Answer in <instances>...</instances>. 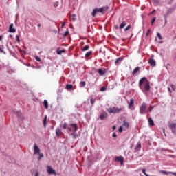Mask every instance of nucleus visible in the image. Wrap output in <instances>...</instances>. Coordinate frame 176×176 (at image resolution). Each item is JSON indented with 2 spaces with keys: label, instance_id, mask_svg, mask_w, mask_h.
Segmentation results:
<instances>
[{
  "label": "nucleus",
  "instance_id": "f257e3e1",
  "mask_svg": "<svg viewBox=\"0 0 176 176\" xmlns=\"http://www.w3.org/2000/svg\"><path fill=\"white\" fill-rule=\"evenodd\" d=\"M144 83V90L146 91H149L151 90V85H149V80L146 77L142 78L139 81V86L141 87Z\"/></svg>",
  "mask_w": 176,
  "mask_h": 176
},
{
  "label": "nucleus",
  "instance_id": "f03ea898",
  "mask_svg": "<svg viewBox=\"0 0 176 176\" xmlns=\"http://www.w3.org/2000/svg\"><path fill=\"white\" fill-rule=\"evenodd\" d=\"M123 108H119V107H109V109H107V112L109 113H120V112H122V111H123Z\"/></svg>",
  "mask_w": 176,
  "mask_h": 176
},
{
  "label": "nucleus",
  "instance_id": "7ed1b4c3",
  "mask_svg": "<svg viewBox=\"0 0 176 176\" xmlns=\"http://www.w3.org/2000/svg\"><path fill=\"white\" fill-rule=\"evenodd\" d=\"M148 108V106L146 105V103L143 102L142 105L140 107V115H145L146 113V109Z\"/></svg>",
  "mask_w": 176,
  "mask_h": 176
},
{
  "label": "nucleus",
  "instance_id": "20e7f679",
  "mask_svg": "<svg viewBox=\"0 0 176 176\" xmlns=\"http://www.w3.org/2000/svg\"><path fill=\"white\" fill-rule=\"evenodd\" d=\"M34 155H38V153H41V149H39V147H38V145H36V144L34 145Z\"/></svg>",
  "mask_w": 176,
  "mask_h": 176
},
{
  "label": "nucleus",
  "instance_id": "39448f33",
  "mask_svg": "<svg viewBox=\"0 0 176 176\" xmlns=\"http://www.w3.org/2000/svg\"><path fill=\"white\" fill-rule=\"evenodd\" d=\"M47 171L48 174H54V175H56V170H54L53 169V168H52L50 166H47Z\"/></svg>",
  "mask_w": 176,
  "mask_h": 176
},
{
  "label": "nucleus",
  "instance_id": "423d86ee",
  "mask_svg": "<svg viewBox=\"0 0 176 176\" xmlns=\"http://www.w3.org/2000/svg\"><path fill=\"white\" fill-rule=\"evenodd\" d=\"M148 64L151 66V67H155L156 66V61H155V59L150 58L148 59Z\"/></svg>",
  "mask_w": 176,
  "mask_h": 176
},
{
  "label": "nucleus",
  "instance_id": "0eeeda50",
  "mask_svg": "<svg viewBox=\"0 0 176 176\" xmlns=\"http://www.w3.org/2000/svg\"><path fill=\"white\" fill-rule=\"evenodd\" d=\"M160 173L161 174H164L165 175H168V174H172V175L176 176V173L175 172H167L166 170H160Z\"/></svg>",
  "mask_w": 176,
  "mask_h": 176
},
{
  "label": "nucleus",
  "instance_id": "6e6552de",
  "mask_svg": "<svg viewBox=\"0 0 176 176\" xmlns=\"http://www.w3.org/2000/svg\"><path fill=\"white\" fill-rule=\"evenodd\" d=\"M116 162H120V164H123V162H124V158L122 156L117 157L116 158Z\"/></svg>",
  "mask_w": 176,
  "mask_h": 176
},
{
  "label": "nucleus",
  "instance_id": "1a4fd4ad",
  "mask_svg": "<svg viewBox=\"0 0 176 176\" xmlns=\"http://www.w3.org/2000/svg\"><path fill=\"white\" fill-rule=\"evenodd\" d=\"M63 134V131H61V129H60L59 128L56 129V137H60V135H62Z\"/></svg>",
  "mask_w": 176,
  "mask_h": 176
},
{
  "label": "nucleus",
  "instance_id": "9d476101",
  "mask_svg": "<svg viewBox=\"0 0 176 176\" xmlns=\"http://www.w3.org/2000/svg\"><path fill=\"white\" fill-rule=\"evenodd\" d=\"M9 32H16V29L13 28V23H11L9 27Z\"/></svg>",
  "mask_w": 176,
  "mask_h": 176
},
{
  "label": "nucleus",
  "instance_id": "9b49d317",
  "mask_svg": "<svg viewBox=\"0 0 176 176\" xmlns=\"http://www.w3.org/2000/svg\"><path fill=\"white\" fill-rule=\"evenodd\" d=\"M98 72L100 75V76H103V75H105V69H99L98 70Z\"/></svg>",
  "mask_w": 176,
  "mask_h": 176
},
{
  "label": "nucleus",
  "instance_id": "f8f14e48",
  "mask_svg": "<svg viewBox=\"0 0 176 176\" xmlns=\"http://www.w3.org/2000/svg\"><path fill=\"white\" fill-rule=\"evenodd\" d=\"M133 107H134V99L131 98V99H130V102L129 104V108L131 109V108H133Z\"/></svg>",
  "mask_w": 176,
  "mask_h": 176
},
{
  "label": "nucleus",
  "instance_id": "ddd939ff",
  "mask_svg": "<svg viewBox=\"0 0 176 176\" xmlns=\"http://www.w3.org/2000/svg\"><path fill=\"white\" fill-rule=\"evenodd\" d=\"M169 127H170V130H172V131H173V134H174V130H175V127H176V124H174V123H172V124H170V125H169Z\"/></svg>",
  "mask_w": 176,
  "mask_h": 176
},
{
  "label": "nucleus",
  "instance_id": "4468645a",
  "mask_svg": "<svg viewBox=\"0 0 176 176\" xmlns=\"http://www.w3.org/2000/svg\"><path fill=\"white\" fill-rule=\"evenodd\" d=\"M121 61H123V58H122V57L118 58L116 60V61H115L116 65H118V64H119L120 63H121Z\"/></svg>",
  "mask_w": 176,
  "mask_h": 176
},
{
  "label": "nucleus",
  "instance_id": "2eb2a0df",
  "mask_svg": "<svg viewBox=\"0 0 176 176\" xmlns=\"http://www.w3.org/2000/svg\"><path fill=\"white\" fill-rule=\"evenodd\" d=\"M90 49V46L89 45H85L83 47L81 48L82 52H86Z\"/></svg>",
  "mask_w": 176,
  "mask_h": 176
},
{
  "label": "nucleus",
  "instance_id": "dca6fc26",
  "mask_svg": "<svg viewBox=\"0 0 176 176\" xmlns=\"http://www.w3.org/2000/svg\"><path fill=\"white\" fill-rule=\"evenodd\" d=\"M126 25H127V23H126V21H123L122 22V23L120 25V30H122V28H124V27H126Z\"/></svg>",
  "mask_w": 176,
  "mask_h": 176
},
{
  "label": "nucleus",
  "instance_id": "f3484780",
  "mask_svg": "<svg viewBox=\"0 0 176 176\" xmlns=\"http://www.w3.org/2000/svg\"><path fill=\"white\" fill-rule=\"evenodd\" d=\"M107 116H108V114H107V113L101 114L100 116V120H104L107 118Z\"/></svg>",
  "mask_w": 176,
  "mask_h": 176
},
{
  "label": "nucleus",
  "instance_id": "a211bd4d",
  "mask_svg": "<svg viewBox=\"0 0 176 176\" xmlns=\"http://www.w3.org/2000/svg\"><path fill=\"white\" fill-rule=\"evenodd\" d=\"M43 105H44V107L45 108V109H47V108H49V103L47 102V100H44Z\"/></svg>",
  "mask_w": 176,
  "mask_h": 176
},
{
  "label": "nucleus",
  "instance_id": "6ab92c4d",
  "mask_svg": "<svg viewBox=\"0 0 176 176\" xmlns=\"http://www.w3.org/2000/svg\"><path fill=\"white\" fill-rule=\"evenodd\" d=\"M138 71H140V67H137L134 69V70L132 72V75H135V74H137V72H138Z\"/></svg>",
  "mask_w": 176,
  "mask_h": 176
},
{
  "label": "nucleus",
  "instance_id": "aec40b11",
  "mask_svg": "<svg viewBox=\"0 0 176 176\" xmlns=\"http://www.w3.org/2000/svg\"><path fill=\"white\" fill-rule=\"evenodd\" d=\"M93 54V51H89L85 54V58H88L89 56H91Z\"/></svg>",
  "mask_w": 176,
  "mask_h": 176
},
{
  "label": "nucleus",
  "instance_id": "412c9836",
  "mask_svg": "<svg viewBox=\"0 0 176 176\" xmlns=\"http://www.w3.org/2000/svg\"><path fill=\"white\" fill-rule=\"evenodd\" d=\"M72 87H74V86L72 84H67L66 85V89L67 90H71L72 89Z\"/></svg>",
  "mask_w": 176,
  "mask_h": 176
},
{
  "label": "nucleus",
  "instance_id": "4be33fe9",
  "mask_svg": "<svg viewBox=\"0 0 176 176\" xmlns=\"http://www.w3.org/2000/svg\"><path fill=\"white\" fill-rule=\"evenodd\" d=\"M148 123L150 126H155V122H153V120L152 118H148Z\"/></svg>",
  "mask_w": 176,
  "mask_h": 176
},
{
  "label": "nucleus",
  "instance_id": "5701e85b",
  "mask_svg": "<svg viewBox=\"0 0 176 176\" xmlns=\"http://www.w3.org/2000/svg\"><path fill=\"white\" fill-rule=\"evenodd\" d=\"M71 126L74 127L75 132L78 131V125L76 124H72Z\"/></svg>",
  "mask_w": 176,
  "mask_h": 176
},
{
  "label": "nucleus",
  "instance_id": "b1692460",
  "mask_svg": "<svg viewBox=\"0 0 176 176\" xmlns=\"http://www.w3.org/2000/svg\"><path fill=\"white\" fill-rule=\"evenodd\" d=\"M57 54H61L62 53H65V50H57L56 51Z\"/></svg>",
  "mask_w": 176,
  "mask_h": 176
},
{
  "label": "nucleus",
  "instance_id": "393cba45",
  "mask_svg": "<svg viewBox=\"0 0 176 176\" xmlns=\"http://www.w3.org/2000/svg\"><path fill=\"white\" fill-rule=\"evenodd\" d=\"M96 10L98 12V13H102V12H104V8H96Z\"/></svg>",
  "mask_w": 176,
  "mask_h": 176
},
{
  "label": "nucleus",
  "instance_id": "a878e982",
  "mask_svg": "<svg viewBox=\"0 0 176 176\" xmlns=\"http://www.w3.org/2000/svg\"><path fill=\"white\" fill-rule=\"evenodd\" d=\"M123 126H124V127H126V129H129V124H128V122H126V120H124L123 121Z\"/></svg>",
  "mask_w": 176,
  "mask_h": 176
},
{
  "label": "nucleus",
  "instance_id": "bb28decb",
  "mask_svg": "<svg viewBox=\"0 0 176 176\" xmlns=\"http://www.w3.org/2000/svg\"><path fill=\"white\" fill-rule=\"evenodd\" d=\"M80 86L81 87H85V86H86V82L85 81H82L80 82Z\"/></svg>",
  "mask_w": 176,
  "mask_h": 176
},
{
  "label": "nucleus",
  "instance_id": "cd10ccee",
  "mask_svg": "<svg viewBox=\"0 0 176 176\" xmlns=\"http://www.w3.org/2000/svg\"><path fill=\"white\" fill-rule=\"evenodd\" d=\"M98 13L97 9H94V11L92 12V16L93 17L96 16V14Z\"/></svg>",
  "mask_w": 176,
  "mask_h": 176
},
{
  "label": "nucleus",
  "instance_id": "c85d7f7f",
  "mask_svg": "<svg viewBox=\"0 0 176 176\" xmlns=\"http://www.w3.org/2000/svg\"><path fill=\"white\" fill-rule=\"evenodd\" d=\"M90 101H91V105H94V103L96 102V99L91 98L90 99Z\"/></svg>",
  "mask_w": 176,
  "mask_h": 176
},
{
  "label": "nucleus",
  "instance_id": "c756f323",
  "mask_svg": "<svg viewBox=\"0 0 176 176\" xmlns=\"http://www.w3.org/2000/svg\"><path fill=\"white\" fill-rule=\"evenodd\" d=\"M69 34V32L68 30L65 31L63 34L64 38H65V36H67Z\"/></svg>",
  "mask_w": 176,
  "mask_h": 176
},
{
  "label": "nucleus",
  "instance_id": "7c9ffc66",
  "mask_svg": "<svg viewBox=\"0 0 176 176\" xmlns=\"http://www.w3.org/2000/svg\"><path fill=\"white\" fill-rule=\"evenodd\" d=\"M135 149H141V143H138L135 146Z\"/></svg>",
  "mask_w": 176,
  "mask_h": 176
},
{
  "label": "nucleus",
  "instance_id": "2f4dec72",
  "mask_svg": "<svg viewBox=\"0 0 176 176\" xmlns=\"http://www.w3.org/2000/svg\"><path fill=\"white\" fill-rule=\"evenodd\" d=\"M38 160H41V159H42V157H43V154L39 153L38 154Z\"/></svg>",
  "mask_w": 176,
  "mask_h": 176
},
{
  "label": "nucleus",
  "instance_id": "473e14b6",
  "mask_svg": "<svg viewBox=\"0 0 176 176\" xmlns=\"http://www.w3.org/2000/svg\"><path fill=\"white\" fill-rule=\"evenodd\" d=\"M155 21H156V17H153L151 20V25H153V23H155Z\"/></svg>",
  "mask_w": 176,
  "mask_h": 176
},
{
  "label": "nucleus",
  "instance_id": "72a5a7b5",
  "mask_svg": "<svg viewBox=\"0 0 176 176\" xmlns=\"http://www.w3.org/2000/svg\"><path fill=\"white\" fill-rule=\"evenodd\" d=\"M131 28V25H128L124 30L126 31H129V30H130Z\"/></svg>",
  "mask_w": 176,
  "mask_h": 176
},
{
  "label": "nucleus",
  "instance_id": "f704fd0d",
  "mask_svg": "<svg viewBox=\"0 0 176 176\" xmlns=\"http://www.w3.org/2000/svg\"><path fill=\"white\" fill-rule=\"evenodd\" d=\"M157 37L159 38V39L162 40L163 39V37L162 36V34H160V33H157Z\"/></svg>",
  "mask_w": 176,
  "mask_h": 176
},
{
  "label": "nucleus",
  "instance_id": "c9c22d12",
  "mask_svg": "<svg viewBox=\"0 0 176 176\" xmlns=\"http://www.w3.org/2000/svg\"><path fill=\"white\" fill-rule=\"evenodd\" d=\"M63 129L65 130V129H68V125L65 122L64 124H63Z\"/></svg>",
  "mask_w": 176,
  "mask_h": 176
},
{
  "label": "nucleus",
  "instance_id": "e433bc0d",
  "mask_svg": "<svg viewBox=\"0 0 176 176\" xmlns=\"http://www.w3.org/2000/svg\"><path fill=\"white\" fill-rule=\"evenodd\" d=\"M170 87H171L172 90H173V91H175V85L171 84Z\"/></svg>",
  "mask_w": 176,
  "mask_h": 176
},
{
  "label": "nucleus",
  "instance_id": "4c0bfd02",
  "mask_svg": "<svg viewBox=\"0 0 176 176\" xmlns=\"http://www.w3.org/2000/svg\"><path fill=\"white\" fill-rule=\"evenodd\" d=\"M72 135L73 138H78V134H76V133H72Z\"/></svg>",
  "mask_w": 176,
  "mask_h": 176
},
{
  "label": "nucleus",
  "instance_id": "58836bf2",
  "mask_svg": "<svg viewBox=\"0 0 176 176\" xmlns=\"http://www.w3.org/2000/svg\"><path fill=\"white\" fill-rule=\"evenodd\" d=\"M105 90H107V88H105V87H102L100 88V91H105Z\"/></svg>",
  "mask_w": 176,
  "mask_h": 176
},
{
  "label": "nucleus",
  "instance_id": "ea45409f",
  "mask_svg": "<svg viewBox=\"0 0 176 176\" xmlns=\"http://www.w3.org/2000/svg\"><path fill=\"white\" fill-rule=\"evenodd\" d=\"M35 60H36V61H41V58L38 56H35Z\"/></svg>",
  "mask_w": 176,
  "mask_h": 176
},
{
  "label": "nucleus",
  "instance_id": "a19ab883",
  "mask_svg": "<svg viewBox=\"0 0 176 176\" xmlns=\"http://www.w3.org/2000/svg\"><path fill=\"white\" fill-rule=\"evenodd\" d=\"M75 16H76L75 14H73L72 17L71 18L73 21H75V20H76V18H75Z\"/></svg>",
  "mask_w": 176,
  "mask_h": 176
},
{
  "label": "nucleus",
  "instance_id": "79ce46f5",
  "mask_svg": "<svg viewBox=\"0 0 176 176\" xmlns=\"http://www.w3.org/2000/svg\"><path fill=\"white\" fill-rule=\"evenodd\" d=\"M16 38L17 42H20V37L19 36V35H16Z\"/></svg>",
  "mask_w": 176,
  "mask_h": 176
},
{
  "label": "nucleus",
  "instance_id": "37998d69",
  "mask_svg": "<svg viewBox=\"0 0 176 176\" xmlns=\"http://www.w3.org/2000/svg\"><path fill=\"white\" fill-rule=\"evenodd\" d=\"M119 133H122V131H123V128H122V126H120L118 129Z\"/></svg>",
  "mask_w": 176,
  "mask_h": 176
},
{
  "label": "nucleus",
  "instance_id": "c03bdc74",
  "mask_svg": "<svg viewBox=\"0 0 176 176\" xmlns=\"http://www.w3.org/2000/svg\"><path fill=\"white\" fill-rule=\"evenodd\" d=\"M152 109H153V106H150L149 112H152Z\"/></svg>",
  "mask_w": 176,
  "mask_h": 176
},
{
  "label": "nucleus",
  "instance_id": "a18cd8bd",
  "mask_svg": "<svg viewBox=\"0 0 176 176\" xmlns=\"http://www.w3.org/2000/svg\"><path fill=\"white\" fill-rule=\"evenodd\" d=\"M46 120H47V118L45 117V120H43L44 126H46Z\"/></svg>",
  "mask_w": 176,
  "mask_h": 176
},
{
  "label": "nucleus",
  "instance_id": "49530a36",
  "mask_svg": "<svg viewBox=\"0 0 176 176\" xmlns=\"http://www.w3.org/2000/svg\"><path fill=\"white\" fill-rule=\"evenodd\" d=\"M150 32H151V29H148L147 31V33H146L147 36H148V35H149Z\"/></svg>",
  "mask_w": 176,
  "mask_h": 176
},
{
  "label": "nucleus",
  "instance_id": "de8ad7c7",
  "mask_svg": "<svg viewBox=\"0 0 176 176\" xmlns=\"http://www.w3.org/2000/svg\"><path fill=\"white\" fill-rule=\"evenodd\" d=\"M142 173H143V174H144L145 175H146L147 174H146V170H145V169H142Z\"/></svg>",
  "mask_w": 176,
  "mask_h": 176
},
{
  "label": "nucleus",
  "instance_id": "09e8293b",
  "mask_svg": "<svg viewBox=\"0 0 176 176\" xmlns=\"http://www.w3.org/2000/svg\"><path fill=\"white\" fill-rule=\"evenodd\" d=\"M0 53H4L5 54V52L3 51V50H2V48L0 47Z\"/></svg>",
  "mask_w": 176,
  "mask_h": 176
},
{
  "label": "nucleus",
  "instance_id": "8fccbe9b",
  "mask_svg": "<svg viewBox=\"0 0 176 176\" xmlns=\"http://www.w3.org/2000/svg\"><path fill=\"white\" fill-rule=\"evenodd\" d=\"M155 12H156V10H153L150 13V14H153V13H155Z\"/></svg>",
  "mask_w": 176,
  "mask_h": 176
},
{
  "label": "nucleus",
  "instance_id": "3c124183",
  "mask_svg": "<svg viewBox=\"0 0 176 176\" xmlns=\"http://www.w3.org/2000/svg\"><path fill=\"white\" fill-rule=\"evenodd\" d=\"M116 137H117L116 133H113V138H116Z\"/></svg>",
  "mask_w": 176,
  "mask_h": 176
},
{
  "label": "nucleus",
  "instance_id": "603ef678",
  "mask_svg": "<svg viewBox=\"0 0 176 176\" xmlns=\"http://www.w3.org/2000/svg\"><path fill=\"white\" fill-rule=\"evenodd\" d=\"M67 129H68V130H69V131H72V128L68 126Z\"/></svg>",
  "mask_w": 176,
  "mask_h": 176
},
{
  "label": "nucleus",
  "instance_id": "864d4df0",
  "mask_svg": "<svg viewBox=\"0 0 176 176\" xmlns=\"http://www.w3.org/2000/svg\"><path fill=\"white\" fill-rule=\"evenodd\" d=\"M35 176H39V172H36Z\"/></svg>",
  "mask_w": 176,
  "mask_h": 176
},
{
  "label": "nucleus",
  "instance_id": "5fc2aeb1",
  "mask_svg": "<svg viewBox=\"0 0 176 176\" xmlns=\"http://www.w3.org/2000/svg\"><path fill=\"white\" fill-rule=\"evenodd\" d=\"M64 25H65V22L63 23V24L61 25V28H63L64 27Z\"/></svg>",
  "mask_w": 176,
  "mask_h": 176
},
{
  "label": "nucleus",
  "instance_id": "6e6d98bb",
  "mask_svg": "<svg viewBox=\"0 0 176 176\" xmlns=\"http://www.w3.org/2000/svg\"><path fill=\"white\" fill-rule=\"evenodd\" d=\"M168 91H170V93H171V88L168 87Z\"/></svg>",
  "mask_w": 176,
  "mask_h": 176
},
{
  "label": "nucleus",
  "instance_id": "4d7b16f0",
  "mask_svg": "<svg viewBox=\"0 0 176 176\" xmlns=\"http://www.w3.org/2000/svg\"><path fill=\"white\" fill-rule=\"evenodd\" d=\"M113 130H116V126H113Z\"/></svg>",
  "mask_w": 176,
  "mask_h": 176
},
{
  "label": "nucleus",
  "instance_id": "13d9d810",
  "mask_svg": "<svg viewBox=\"0 0 176 176\" xmlns=\"http://www.w3.org/2000/svg\"><path fill=\"white\" fill-rule=\"evenodd\" d=\"M10 38H13V35L10 34Z\"/></svg>",
  "mask_w": 176,
  "mask_h": 176
},
{
  "label": "nucleus",
  "instance_id": "bf43d9fd",
  "mask_svg": "<svg viewBox=\"0 0 176 176\" xmlns=\"http://www.w3.org/2000/svg\"><path fill=\"white\" fill-rule=\"evenodd\" d=\"M37 27H41V23H38V24L37 25Z\"/></svg>",
  "mask_w": 176,
  "mask_h": 176
},
{
  "label": "nucleus",
  "instance_id": "052dcab7",
  "mask_svg": "<svg viewBox=\"0 0 176 176\" xmlns=\"http://www.w3.org/2000/svg\"><path fill=\"white\" fill-rule=\"evenodd\" d=\"M0 41H2V36H0Z\"/></svg>",
  "mask_w": 176,
  "mask_h": 176
},
{
  "label": "nucleus",
  "instance_id": "680f3d73",
  "mask_svg": "<svg viewBox=\"0 0 176 176\" xmlns=\"http://www.w3.org/2000/svg\"><path fill=\"white\" fill-rule=\"evenodd\" d=\"M116 30H118V26L116 27Z\"/></svg>",
  "mask_w": 176,
  "mask_h": 176
},
{
  "label": "nucleus",
  "instance_id": "e2e57ef3",
  "mask_svg": "<svg viewBox=\"0 0 176 176\" xmlns=\"http://www.w3.org/2000/svg\"><path fill=\"white\" fill-rule=\"evenodd\" d=\"M163 42H162V41H160V43H162Z\"/></svg>",
  "mask_w": 176,
  "mask_h": 176
},
{
  "label": "nucleus",
  "instance_id": "0e129e2a",
  "mask_svg": "<svg viewBox=\"0 0 176 176\" xmlns=\"http://www.w3.org/2000/svg\"><path fill=\"white\" fill-rule=\"evenodd\" d=\"M146 176H148V175H146Z\"/></svg>",
  "mask_w": 176,
  "mask_h": 176
}]
</instances>
